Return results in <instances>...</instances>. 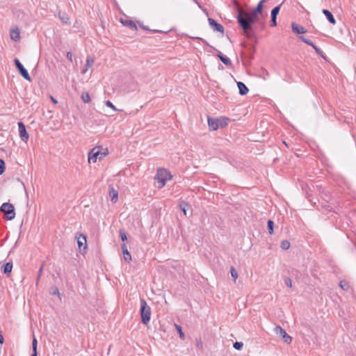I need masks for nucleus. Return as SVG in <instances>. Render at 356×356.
Returning a JSON list of instances; mask_svg holds the SVG:
<instances>
[{
	"instance_id": "f257e3e1",
	"label": "nucleus",
	"mask_w": 356,
	"mask_h": 356,
	"mask_svg": "<svg viewBox=\"0 0 356 356\" xmlns=\"http://www.w3.org/2000/svg\"><path fill=\"white\" fill-rule=\"evenodd\" d=\"M257 17L258 15L254 14L253 10L250 13H248L243 11L241 8L238 9V23L248 38L252 37V33H250V31L252 30V24L256 22Z\"/></svg>"
},
{
	"instance_id": "f03ea898",
	"label": "nucleus",
	"mask_w": 356,
	"mask_h": 356,
	"mask_svg": "<svg viewBox=\"0 0 356 356\" xmlns=\"http://www.w3.org/2000/svg\"><path fill=\"white\" fill-rule=\"evenodd\" d=\"M108 154L107 148H102L100 147H95L92 148L88 153V162L96 163L97 159H102Z\"/></svg>"
},
{
	"instance_id": "7ed1b4c3",
	"label": "nucleus",
	"mask_w": 356,
	"mask_h": 356,
	"mask_svg": "<svg viewBox=\"0 0 356 356\" xmlns=\"http://www.w3.org/2000/svg\"><path fill=\"white\" fill-rule=\"evenodd\" d=\"M140 316L142 323L147 325L151 318V309L144 299L140 300Z\"/></svg>"
},
{
	"instance_id": "20e7f679",
	"label": "nucleus",
	"mask_w": 356,
	"mask_h": 356,
	"mask_svg": "<svg viewBox=\"0 0 356 356\" xmlns=\"http://www.w3.org/2000/svg\"><path fill=\"white\" fill-rule=\"evenodd\" d=\"M155 179L158 181L159 183L158 188H161L165 185L166 181L171 179V175L165 169H158Z\"/></svg>"
},
{
	"instance_id": "39448f33",
	"label": "nucleus",
	"mask_w": 356,
	"mask_h": 356,
	"mask_svg": "<svg viewBox=\"0 0 356 356\" xmlns=\"http://www.w3.org/2000/svg\"><path fill=\"white\" fill-rule=\"evenodd\" d=\"M227 118L215 119L208 117V125L212 131L217 130L218 128H222L227 124Z\"/></svg>"
},
{
	"instance_id": "423d86ee",
	"label": "nucleus",
	"mask_w": 356,
	"mask_h": 356,
	"mask_svg": "<svg viewBox=\"0 0 356 356\" xmlns=\"http://www.w3.org/2000/svg\"><path fill=\"white\" fill-rule=\"evenodd\" d=\"M0 211L6 215L7 220H11L15 218V209L12 204L8 202L2 204L0 207Z\"/></svg>"
},
{
	"instance_id": "0eeeda50",
	"label": "nucleus",
	"mask_w": 356,
	"mask_h": 356,
	"mask_svg": "<svg viewBox=\"0 0 356 356\" xmlns=\"http://www.w3.org/2000/svg\"><path fill=\"white\" fill-rule=\"evenodd\" d=\"M274 332L275 333L282 337V340L284 341V342H285L287 344H289L291 343L292 341V338L291 336H289L286 332V331L282 327H280V325H277L275 328H274Z\"/></svg>"
},
{
	"instance_id": "6e6552de",
	"label": "nucleus",
	"mask_w": 356,
	"mask_h": 356,
	"mask_svg": "<svg viewBox=\"0 0 356 356\" xmlns=\"http://www.w3.org/2000/svg\"><path fill=\"white\" fill-rule=\"evenodd\" d=\"M15 64L16 67L19 70L20 74L27 81H31V77L27 72V70L24 67L22 64L19 62L17 58L15 59Z\"/></svg>"
},
{
	"instance_id": "1a4fd4ad",
	"label": "nucleus",
	"mask_w": 356,
	"mask_h": 356,
	"mask_svg": "<svg viewBox=\"0 0 356 356\" xmlns=\"http://www.w3.org/2000/svg\"><path fill=\"white\" fill-rule=\"evenodd\" d=\"M19 134L22 140L24 142H27L29 138V134L26 131V127L22 122H18Z\"/></svg>"
},
{
	"instance_id": "9d476101",
	"label": "nucleus",
	"mask_w": 356,
	"mask_h": 356,
	"mask_svg": "<svg viewBox=\"0 0 356 356\" xmlns=\"http://www.w3.org/2000/svg\"><path fill=\"white\" fill-rule=\"evenodd\" d=\"M208 21L209 25L214 31L220 32L221 33H224V27L220 24H218L215 19L212 18H209Z\"/></svg>"
},
{
	"instance_id": "9b49d317",
	"label": "nucleus",
	"mask_w": 356,
	"mask_h": 356,
	"mask_svg": "<svg viewBox=\"0 0 356 356\" xmlns=\"http://www.w3.org/2000/svg\"><path fill=\"white\" fill-rule=\"evenodd\" d=\"M78 247L80 250L86 248V236L82 234L76 236Z\"/></svg>"
},
{
	"instance_id": "f8f14e48",
	"label": "nucleus",
	"mask_w": 356,
	"mask_h": 356,
	"mask_svg": "<svg viewBox=\"0 0 356 356\" xmlns=\"http://www.w3.org/2000/svg\"><path fill=\"white\" fill-rule=\"evenodd\" d=\"M280 10V6H277L271 10V26H275L277 25L276 19Z\"/></svg>"
},
{
	"instance_id": "ddd939ff",
	"label": "nucleus",
	"mask_w": 356,
	"mask_h": 356,
	"mask_svg": "<svg viewBox=\"0 0 356 356\" xmlns=\"http://www.w3.org/2000/svg\"><path fill=\"white\" fill-rule=\"evenodd\" d=\"M94 62H95V60L92 57L88 56L86 58V63L85 67L82 70L81 73L86 74L87 72V71L88 70V69L90 68L93 65Z\"/></svg>"
},
{
	"instance_id": "4468645a",
	"label": "nucleus",
	"mask_w": 356,
	"mask_h": 356,
	"mask_svg": "<svg viewBox=\"0 0 356 356\" xmlns=\"http://www.w3.org/2000/svg\"><path fill=\"white\" fill-rule=\"evenodd\" d=\"M292 29L294 32L297 33H305L307 32L306 29L302 26H300V25H298L294 22L292 23Z\"/></svg>"
},
{
	"instance_id": "2eb2a0df",
	"label": "nucleus",
	"mask_w": 356,
	"mask_h": 356,
	"mask_svg": "<svg viewBox=\"0 0 356 356\" xmlns=\"http://www.w3.org/2000/svg\"><path fill=\"white\" fill-rule=\"evenodd\" d=\"M237 86H238V90H239L240 95H244L248 93V88L243 83L239 81L237 83Z\"/></svg>"
},
{
	"instance_id": "dca6fc26",
	"label": "nucleus",
	"mask_w": 356,
	"mask_h": 356,
	"mask_svg": "<svg viewBox=\"0 0 356 356\" xmlns=\"http://www.w3.org/2000/svg\"><path fill=\"white\" fill-rule=\"evenodd\" d=\"M323 13L326 16L327 19L331 24H336V20H335L334 16L328 10L323 9Z\"/></svg>"
},
{
	"instance_id": "f3484780",
	"label": "nucleus",
	"mask_w": 356,
	"mask_h": 356,
	"mask_svg": "<svg viewBox=\"0 0 356 356\" xmlns=\"http://www.w3.org/2000/svg\"><path fill=\"white\" fill-rule=\"evenodd\" d=\"M10 38L14 41H17L19 39V31L18 29H12L10 32Z\"/></svg>"
},
{
	"instance_id": "a211bd4d",
	"label": "nucleus",
	"mask_w": 356,
	"mask_h": 356,
	"mask_svg": "<svg viewBox=\"0 0 356 356\" xmlns=\"http://www.w3.org/2000/svg\"><path fill=\"white\" fill-rule=\"evenodd\" d=\"M120 21H121L122 24H123L124 26L130 27V28L133 29L134 30L137 29L136 25L131 20L122 19Z\"/></svg>"
},
{
	"instance_id": "6ab92c4d",
	"label": "nucleus",
	"mask_w": 356,
	"mask_h": 356,
	"mask_svg": "<svg viewBox=\"0 0 356 356\" xmlns=\"http://www.w3.org/2000/svg\"><path fill=\"white\" fill-rule=\"evenodd\" d=\"M3 272L5 274H10L13 269V263L7 262L5 265L2 266Z\"/></svg>"
},
{
	"instance_id": "aec40b11",
	"label": "nucleus",
	"mask_w": 356,
	"mask_h": 356,
	"mask_svg": "<svg viewBox=\"0 0 356 356\" xmlns=\"http://www.w3.org/2000/svg\"><path fill=\"white\" fill-rule=\"evenodd\" d=\"M265 0H261L259 2L255 9L253 10L254 14H257L258 15L262 13L264 2Z\"/></svg>"
},
{
	"instance_id": "412c9836",
	"label": "nucleus",
	"mask_w": 356,
	"mask_h": 356,
	"mask_svg": "<svg viewBox=\"0 0 356 356\" xmlns=\"http://www.w3.org/2000/svg\"><path fill=\"white\" fill-rule=\"evenodd\" d=\"M37 347H38V341L35 337H33V341H32V348H33V353L31 356H37Z\"/></svg>"
},
{
	"instance_id": "4be33fe9",
	"label": "nucleus",
	"mask_w": 356,
	"mask_h": 356,
	"mask_svg": "<svg viewBox=\"0 0 356 356\" xmlns=\"http://www.w3.org/2000/svg\"><path fill=\"white\" fill-rule=\"evenodd\" d=\"M218 57L220 59V60L226 65H232V62L231 60H229V58H228L227 57H225L224 56H222V54H219L218 55Z\"/></svg>"
},
{
	"instance_id": "5701e85b",
	"label": "nucleus",
	"mask_w": 356,
	"mask_h": 356,
	"mask_svg": "<svg viewBox=\"0 0 356 356\" xmlns=\"http://www.w3.org/2000/svg\"><path fill=\"white\" fill-rule=\"evenodd\" d=\"M110 195L112 202H115L118 200V192L115 191L113 188L110 191Z\"/></svg>"
},
{
	"instance_id": "b1692460",
	"label": "nucleus",
	"mask_w": 356,
	"mask_h": 356,
	"mask_svg": "<svg viewBox=\"0 0 356 356\" xmlns=\"http://www.w3.org/2000/svg\"><path fill=\"white\" fill-rule=\"evenodd\" d=\"M122 253H123L124 259L126 261L129 262L131 260V255L130 252H129V250H125V251H123Z\"/></svg>"
},
{
	"instance_id": "393cba45",
	"label": "nucleus",
	"mask_w": 356,
	"mask_h": 356,
	"mask_svg": "<svg viewBox=\"0 0 356 356\" xmlns=\"http://www.w3.org/2000/svg\"><path fill=\"white\" fill-rule=\"evenodd\" d=\"M81 99L85 103H89L90 102V97L88 92H83Z\"/></svg>"
},
{
	"instance_id": "a878e982",
	"label": "nucleus",
	"mask_w": 356,
	"mask_h": 356,
	"mask_svg": "<svg viewBox=\"0 0 356 356\" xmlns=\"http://www.w3.org/2000/svg\"><path fill=\"white\" fill-rule=\"evenodd\" d=\"M187 207H188V204L185 202H181L179 204V208L183 211V213H184L185 216L187 215V210H186Z\"/></svg>"
},
{
	"instance_id": "bb28decb",
	"label": "nucleus",
	"mask_w": 356,
	"mask_h": 356,
	"mask_svg": "<svg viewBox=\"0 0 356 356\" xmlns=\"http://www.w3.org/2000/svg\"><path fill=\"white\" fill-rule=\"evenodd\" d=\"M175 327H176V330H177L178 333H179V337L181 339H184V334L182 331V329H181V327L179 325H177L175 324Z\"/></svg>"
},
{
	"instance_id": "cd10ccee",
	"label": "nucleus",
	"mask_w": 356,
	"mask_h": 356,
	"mask_svg": "<svg viewBox=\"0 0 356 356\" xmlns=\"http://www.w3.org/2000/svg\"><path fill=\"white\" fill-rule=\"evenodd\" d=\"M274 222L271 220H268V229L269 233L271 234L273 232Z\"/></svg>"
},
{
	"instance_id": "c85d7f7f",
	"label": "nucleus",
	"mask_w": 356,
	"mask_h": 356,
	"mask_svg": "<svg viewBox=\"0 0 356 356\" xmlns=\"http://www.w3.org/2000/svg\"><path fill=\"white\" fill-rule=\"evenodd\" d=\"M231 275L233 277L234 282H236L237 277H238V273L236 269L232 266L230 269Z\"/></svg>"
},
{
	"instance_id": "c756f323",
	"label": "nucleus",
	"mask_w": 356,
	"mask_h": 356,
	"mask_svg": "<svg viewBox=\"0 0 356 356\" xmlns=\"http://www.w3.org/2000/svg\"><path fill=\"white\" fill-rule=\"evenodd\" d=\"M290 247V243L288 241H282L281 243V248L283 250H288Z\"/></svg>"
},
{
	"instance_id": "7c9ffc66",
	"label": "nucleus",
	"mask_w": 356,
	"mask_h": 356,
	"mask_svg": "<svg viewBox=\"0 0 356 356\" xmlns=\"http://www.w3.org/2000/svg\"><path fill=\"white\" fill-rule=\"evenodd\" d=\"M60 19H61L64 23H66V24L70 23V22H69V21H70V18H69V17H68L66 14H65V13H63V14H62V15H60Z\"/></svg>"
},
{
	"instance_id": "2f4dec72",
	"label": "nucleus",
	"mask_w": 356,
	"mask_h": 356,
	"mask_svg": "<svg viewBox=\"0 0 356 356\" xmlns=\"http://www.w3.org/2000/svg\"><path fill=\"white\" fill-rule=\"evenodd\" d=\"M340 287L345 291H347L349 288L348 284L345 281H341L339 283Z\"/></svg>"
},
{
	"instance_id": "473e14b6",
	"label": "nucleus",
	"mask_w": 356,
	"mask_h": 356,
	"mask_svg": "<svg viewBox=\"0 0 356 356\" xmlns=\"http://www.w3.org/2000/svg\"><path fill=\"white\" fill-rule=\"evenodd\" d=\"M119 232L122 241H126L127 239L126 232L124 229H120Z\"/></svg>"
},
{
	"instance_id": "72a5a7b5",
	"label": "nucleus",
	"mask_w": 356,
	"mask_h": 356,
	"mask_svg": "<svg viewBox=\"0 0 356 356\" xmlns=\"http://www.w3.org/2000/svg\"><path fill=\"white\" fill-rule=\"evenodd\" d=\"M243 343L242 342H235L233 345L234 348L236 350H241L243 348Z\"/></svg>"
},
{
	"instance_id": "f704fd0d",
	"label": "nucleus",
	"mask_w": 356,
	"mask_h": 356,
	"mask_svg": "<svg viewBox=\"0 0 356 356\" xmlns=\"http://www.w3.org/2000/svg\"><path fill=\"white\" fill-rule=\"evenodd\" d=\"M105 105L111 108H112L113 111H117L118 109L116 108V107L113 104L112 102H111L110 101H106L105 102Z\"/></svg>"
},
{
	"instance_id": "c9c22d12",
	"label": "nucleus",
	"mask_w": 356,
	"mask_h": 356,
	"mask_svg": "<svg viewBox=\"0 0 356 356\" xmlns=\"http://www.w3.org/2000/svg\"><path fill=\"white\" fill-rule=\"evenodd\" d=\"M4 170H5L4 161L0 159V175L3 173Z\"/></svg>"
},
{
	"instance_id": "e433bc0d",
	"label": "nucleus",
	"mask_w": 356,
	"mask_h": 356,
	"mask_svg": "<svg viewBox=\"0 0 356 356\" xmlns=\"http://www.w3.org/2000/svg\"><path fill=\"white\" fill-rule=\"evenodd\" d=\"M299 39L309 45L312 44V42L310 40L305 38L304 36H299Z\"/></svg>"
},
{
	"instance_id": "4c0bfd02",
	"label": "nucleus",
	"mask_w": 356,
	"mask_h": 356,
	"mask_svg": "<svg viewBox=\"0 0 356 356\" xmlns=\"http://www.w3.org/2000/svg\"><path fill=\"white\" fill-rule=\"evenodd\" d=\"M50 293L53 295H56V294L60 295L58 289L56 286H52L50 289Z\"/></svg>"
},
{
	"instance_id": "58836bf2",
	"label": "nucleus",
	"mask_w": 356,
	"mask_h": 356,
	"mask_svg": "<svg viewBox=\"0 0 356 356\" xmlns=\"http://www.w3.org/2000/svg\"><path fill=\"white\" fill-rule=\"evenodd\" d=\"M284 283H285V284H286L287 286H289V287H290V288H291V287H292V281H291V280L289 277H285V279H284Z\"/></svg>"
},
{
	"instance_id": "ea45409f",
	"label": "nucleus",
	"mask_w": 356,
	"mask_h": 356,
	"mask_svg": "<svg viewBox=\"0 0 356 356\" xmlns=\"http://www.w3.org/2000/svg\"><path fill=\"white\" fill-rule=\"evenodd\" d=\"M66 56L69 60L72 61V54L71 52H67Z\"/></svg>"
},
{
	"instance_id": "a19ab883",
	"label": "nucleus",
	"mask_w": 356,
	"mask_h": 356,
	"mask_svg": "<svg viewBox=\"0 0 356 356\" xmlns=\"http://www.w3.org/2000/svg\"><path fill=\"white\" fill-rule=\"evenodd\" d=\"M314 50L317 54L323 56V52L319 48L316 47Z\"/></svg>"
},
{
	"instance_id": "79ce46f5",
	"label": "nucleus",
	"mask_w": 356,
	"mask_h": 356,
	"mask_svg": "<svg viewBox=\"0 0 356 356\" xmlns=\"http://www.w3.org/2000/svg\"><path fill=\"white\" fill-rule=\"evenodd\" d=\"M121 248H122V252L125 251V250H128L125 243H123L121 245Z\"/></svg>"
},
{
	"instance_id": "37998d69",
	"label": "nucleus",
	"mask_w": 356,
	"mask_h": 356,
	"mask_svg": "<svg viewBox=\"0 0 356 356\" xmlns=\"http://www.w3.org/2000/svg\"><path fill=\"white\" fill-rule=\"evenodd\" d=\"M51 99L54 104H57L58 102L56 99H54L52 96H51Z\"/></svg>"
},
{
	"instance_id": "c03bdc74",
	"label": "nucleus",
	"mask_w": 356,
	"mask_h": 356,
	"mask_svg": "<svg viewBox=\"0 0 356 356\" xmlns=\"http://www.w3.org/2000/svg\"><path fill=\"white\" fill-rule=\"evenodd\" d=\"M310 46H312L314 49H315L317 47L312 42V44H310Z\"/></svg>"
},
{
	"instance_id": "a18cd8bd",
	"label": "nucleus",
	"mask_w": 356,
	"mask_h": 356,
	"mask_svg": "<svg viewBox=\"0 0 356 356\" xmlns=\"http://www.w3.org/2000/svg\"><path fill=\"white\" fill-rule=\"evenodd\" d=\"M310 46H312L314 49H315L317 47L312 42V44H310Z\"/></svg>"
},
{
	"instance_id": "49530a36",
	"label": "nucleus",
	"mask_w": 356,
	"mask_h": 356,
	"mask_svg": "<svg viewBox=\"0 0 356 356\" xmlns=\"http://www.w3.org/2000/svg\"><path fill=\"white\" fill-rule=\"evenodd\" d=\"M310 46H312L314 49H315L317 47L312 42V44H310Z\"/></svg>"
},
{
	"instance_id": "de8ad7c7",
	"label": "nucleus",
	"mask_w": 356,
	"mask_h": 356,
	"mask_svg": "<svg viewBox=\"0 0 356 356\" xmlns=\"http://www.w3.org/2000/svg\"><path fill=\"white\" fill-rule=\"evenodd\" d=\"M42 268H41L40 269V273H41V272H42Z\"/></svg>"
}]
</instances>
